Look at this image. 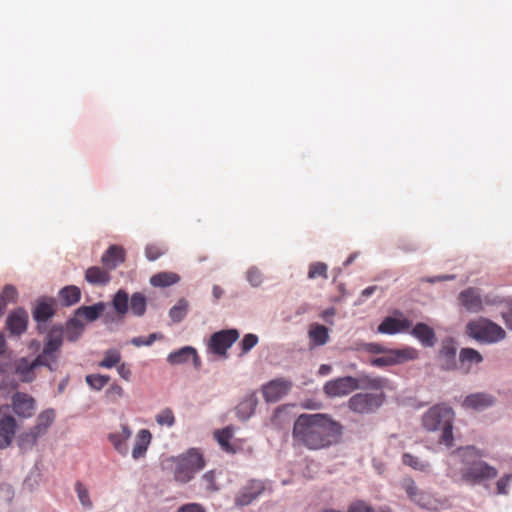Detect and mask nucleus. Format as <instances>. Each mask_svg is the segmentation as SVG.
Instances as JSON below:
<instances>
[{
  "label": "nucleus",
  "instance_id": "38",
  "mask_svg": "<svg viewBox=\"0 0 512 512\" xmlns=\"http://www.w3.org/2000/svg\"><path fill=\"white\" fill-rule=\"evenodd\" d=\"M214 436L216 440L218 441L220 447L228 452V453H235V449L230 444V441L233 437V429L231 427H226L222 430H218L214 433Z\"/></svg>",
  "mask_w": 512,
  "mask_h": 512
},
{
  "label": "nucleus",
  "instance_id": "62",
  "mask_svg": "<svg viewBox=\"0 0 512 512\" xmlns=\"http://www.w3.org/2000/svg\"><path fill=\"white\" fill-rule=\"evenodd\" d=\"M503 319L508 328L512 329V303L507 313H503Z\"/></svg>",
  "mask_w": 512,
  "mask_h": 512
},
{
  "label": "nucleus",
  "instance_id": "17",
  "mask_svg": "<svg viewBox=\"0 0 512 512\" xmlns=\"http://www.w3.org/2000/svg\"><path fill=\"white\" fill-rule=\"evenodd\" d=\"M27 323L28 314L23 308L15 309L6 319V327L14 335L22 334L27 328Z\"/></svg>",
  "mask_w": 512,
  "mask_h": 512
},
{
  "label": "nucleus",
  "instance_id": "49",
  "mask_svg": "<svg viewBox=\"0 0 512 512\" xmlns=\"http://www.w3.org/2000/svg\"><path fill=\"white\" fill-rule=\"evenodd\" d=\"M155 420L161 426L171 427L175 423V416L170 408H166L156 415Z\"/></svg>",
  "mask_w": 512,
  "mask_h": 512
},
{
  "label": "nucleus",
  "instance_id": "45",
  "mask_svg": "<svg viewBox=\"0 0 512 512\" xmlns=\"http://www.w3.org/2000/svg\"><path fill=\"white\" fill-rule=\"evenodd\" d=\"M85 380L91 389L100 391L108 384L110 381V376L102 374H89L86 376Z\"/></svg>",
  "mask_w": 512,
  "mask_h": 512
},
{
  "label": "nucleus",
  "instance_id": "31",
  "mask_svg": "<svg viewBox=\"0 0 512 512\" xmlns=\"http://www.w3.org/2000/svg\"><path fill=\"white\" fill-rule=\"evenodd\" d=\"M54 315V300L44 299L40 301L33 311V317L37 322H45Z\"/></svg>",
  "mask_w": 512,
  "mask_h": 512
},
{
  "label": "nucleus",
  "instance_id": "15",
  "mask_svg": "<svg viewBox=\"0 0 512 512\" xmlns=\"http://www.w3.org/2000/svg\"><path fill=\"white\" fill-rule=\"evenodd\" d=\"M39 366H44V363L38 356L32 361L23 357L15 361L14 364L10 362L9 372L14 369L15 374L22 382H31L35 378V368Z\"/></svg>",
  "mask_w": 512,
  "mask_h": 512
},
{
  "label": "nucleus",
  "instance_id": "34",
  "mask_svg": "<svg viewBox=\"0 0 512 512\" xmlns=\"http://www.w3.org/2000/svg\"><path fill=\"white\" fill-rule=\"evenodd\" d=\"M257 405V398L255 394H250L243 401L239 403L236 408L238 417L242 420L248 419L253 413Z\"/></svg>",
  "mask_w": 512,
  "mask_h": 512
},
{
  "label": "nucleus",
  "instance_id": "5",
  "mask_svg": "<svg viewBox=\"0 0 512 512\" xmlns=\"http://www.w3.org/2000/svg\"><path fill=\"white\" fill-rule=\"evenodd\" d=\"M205 467V460L197 449H190L176 459L174 478L177 482L187 483Z\"/></svg>",
  "mask_w": 512,
  "mask_h": 512
},
{
  "label": "nucleus",
  "instance_id": "55",
  "mask_svg": "<svg viewBox=\"0 0 512 512\" xmlns=\"http://www.w3.org/2000/svg\"><path fill=\"white\" fill-rule=\"evenodd\" d=\"M247 280L248 282L254 286V287H258L262 281H263V276H262V273L260 272V270L256 267H251L248 271H247Z\"/></svg>",
  "mask_w": 512,
  "mask_h": 512
},
{
  "label": "nucleus",
  "instance_id": "8",
  "mask_svg": "<svg viewBox=\"0 0 512 512\" xmlns=\"http://www.w3.org/2000/svg\"><path fill=\"white\" fill-rule=\"evenodd\" d=\"M239 332L236 329L221 330L211 335L209 350L219 356H226L227 350L237 341Z\"/></svg>",
  "mask_w": 512,
  "mask_h": 512
},
{
  "label": "nucleus",
  "instance_id": "37",
  "mask_svg": "<svg viewBox=\"0 0 512 512\" xmlns=\"http://www.w3.org/2000/svg\"><path fill=\"white\" fill-rule=\"evenodd\" d=\"M180 280L179 275L173 272H160L151 277L150 283L154 287H167L177 283Z\"/></svg>",
  "mask_w": 512,
  "mask_h": 512
},
{
  "label": "nucleus",
  "instance_id": "56",
  "mask_svg": "<svg viewBox=\"0 0 512 512\" xmlns=\"http://www.w3.org/2000/svg\"><path fill=\"white\" fill-rule=\"evenodd\" d=\"M106 396L113 402L124 396V389L117 383H112L106 390Z\"/></svg>",
  "mask_w": 512,
  "mask_h": 512
},
{
  "label": "nucleus",
  "instance_id": "40",
  "mask_svg": "<svg viewBox=\"0 0 512 512\" xmlns=\"http://www.w3.org/2000/svg\"><path fill=\"white\" fill-rule=\"evenodd\" d=\"M122 360L121 353L117 349H108L104 352L103 359L98 363L100 368L111 369Z\"/></svg>",
  "mask_w": 512,
  "mask_h": 512
},
{
  "label": "nucleus",
  "instance_id": "2",
  "mask_svg": "<svg viewBox=\"0 0 512 512\" xmlns=\"http://www.w3.org/2000/svg\"><path fill=\"white\" fill-rule=\"evenodd\" d=\"M454 455L460 459V480L469 485H479L498 475L495 467L482 460L483 453L474 446L458 448Z\"/></svg>",
  "mask_w": 512,
  "mask_h": 512
},
{
  "label": "nucleus",
  "instance_id": "42",
  "mask_svg": "<svg viewBox=\"0 0 512 512\" xmlns=\"http://www.w3.org/2000/svg\"><path fill=\"white\" fill-rule=\"evenodd\" d=\"M146 297L142 293H134L131 296L130 308L135 316H142L146 311Z\"/></svg>",
  "mask_w": 512,
  "mask_h": 512
},
{
  "label": "nucleus",
  "instance_id": "30",
  "mask_svg": "<svg viewBox=\"0 0 512 512\" xmlns=\"http://www.w3.org/2000/svg\"><path fill=\"white\" fill-rule=\"evenodd\" d=\"M85 279L93 285H106L110 282V270L97 266L90 267L85 272Z\"/></svg>",
  "mask_w": 512,
  "mask_h": 512
},
{
  "label": "nucleus",
  "instance_id": "24",
  "mask_svg": "<svg viewBox=\"0 0 512 512\" xmlns=\"http://www.w3.org/2000/svg\"><path fill=\"white\" fill-rule=\"evenodd\" d=\"M410 333L425 347H433L436 343L434 330L425 323H417Z\"/></svg>",
  "mask_w": 512,
  "mask_h": 512
},
{
  "label": "nucleus",
  "instance_id": "50",
  "mask_svg": "<svg viewBox=\"0 0 512 512\" xmlns=\"http://www.w3.org/2000/svg\"><path fill=\"white\" fill-rule=\"evenodd\" d=\"M166 252V248L163 245L160 244H149L145 248V255L148 260L155 261L158 258H160L162 255H164Z\"/></svg>",
  "mask_w": 512,
  "mask_h": 512
},
{
  "label": "nucleus",
  "instance_id": "12",
  "mask_svg": "<svg viewBox=\"0 0 512 512\" xmlns=\"http://www.w3.org/2000/svg\"><path fill=\"white\" fill-rule=\"evenodd\" d=\"M461 306L470 313H480L484 309V303L490 304L487 298L483 299L477 288L469 287L460 292L458 296Z\"/></svg>",
  "mask_w": 512,
  "mask_h": 512
},
{
  "label": "nucleus",
  "instance_id": "58",
  "mask_svg": "<svg viewBox=\"0 0 512 512\" xmlns=\"http://www.w3.org/2000/svg\"><path fill=\"white\" fill-rule=\"evenodd\" d=\"M117 373L118 375L125 381L129 382L132 378V370L130 368V365L125 362H120L117 366Z\"/></svg>",
  "mask_w": 512,
  "mask_h": 512
},
{
  "label": "nucleus",
  "instance_id": "60",
  "mask_svg": "<svg viewBox=\"0 0 512 512\" xmlns=\"http://www.w3.org/2000/svg\"><path fill=\"white\" fill-rule=\"evenodd\" d=\"M177 512H205V509L201 504L188 503L182 505Z\"/></svg>",
  "mask_w": 512,
  "mask_h": 512
},
{
  "label": "nucleus",
  "instance_id": "9",
  "mask_svg": "<svg viewBox=\"0 0 512 512\" xmlns=\"http://www.w3.org/2000/svg\"><path fill=\"white\" fill-rule=\"evenodd\" d=\"M63 343V331L61 328H53L48 336L43 351L38 357L44 363V366L53 370V364L56 362L55 353L60 349Z\"/></svg>",
  "mask_w": 512,
  "mask_h": 512
},
{
  "label": "nucleus",
  "instance_id": "64",
  "mask_svg": "<svg viewBox=\"0 0 512 512\" xmlns=\"http://www.w3.org/2000/svg\"><path fill=\"white\" fill-rule=\"evenodd\" d=\"M212 294L215 299H219L223 295V290L220 286L214 285L212 289Z\"/></svg>",
  "mask_w": 512,
  "mask_h": 512
},
{
  "label": "nucleus",
  "instance_id": "7",
  "mask_svg": "<svg viewBox=\"0 0 512 512\" xmlns=\"http://www.w3.org/2000/svg\"><path fill=\"white\" fill-rule=\"evenodd\" d=\"M386 395L379 393H357L348 401V407L357 414L375 413L385 402Z\"/></svg>",
  "mask_w": 512,
  "mask_h": 512
},
{
  "label": "nucleus",
  "instance_id": "39",
  "mask_svg": "<svg viewBox=\"0 0 512 512\" xmlns=\"http://www.w3.org/2000/svg\"><path fill=\"white\" fill-rule=\"evenodd\" d=\"M40 436L36 435L35 431L31 427L28 431L21 433L18 436V446L22 451L31 450L37 443Z\"/></svg>",
  "mask_w": 512,
  "mask_h": 512
},
{
  "label": "nucleus",
  "instance_id": "33",
  "mask_svg": "<svg viewBox=\"0 0 512 512\" xmlns=\"http://www.w3.org/2000/svg\"><path fill=\"white\" fill-rule=\"evenodd\" d=\"M112 306L120 319H123L129 310L128 293L122 289L118 290L112 299Z\"/></svg>",
  "mask_w": 512,
  "mask_h": 512
},
{
  "label": "nucleus",
  "instance_id": "47",
  "mask_svg": "<svg viewBox=\"0 0 512 512\" xmlns=\"http://www.w3.org/2000/svg\"><path fill=\"white\" fill-rule=\"evenodd\" d=\"M402 463L406 466H409L415 470L425 471L428 469L429 464L420 460L418 457L410 454L404 453L402 456Z\"/></svg>",
  "mask_w": 512,
  "mask_h": 512
},
{
  "label": "nucleus",
  "instance_id": "32",
  "mask_svg": "<svg viewBox=\"0 0 512 512\" xmlns=\"http://www.w3.org/2000/svg\"><path fill=\"white\" fill-rule=\"evenodd\" d=\"M308 336L313 346H322L329 341L328 329L320 324H312L308 331Z\"/></svg>",
  "mask_w": 512,
  "mask_h": 512
},
{
  "label": "nucleus",
  "instance_id": "53",
  "mask_svg": "<svg viewBox=\"0 0 512 512\" xmlns=\"http://www.w3.org/2000/svg\"><path fill=\"white\" fill-rule=\"evenodd\" d=\"M258 336L252 333L246 334L240 342L242 354L248 353L258 343Z\"/></svg>",
  "mask_w": 512,
  "mask_h": 512
},
{
  "label": "nucleus",
  "instance_id": "16",
  "mask_svg": "<svg viewBox=\"0 0 512 512\" xmlns=\"http://www.w3.org/2000/svg\"><path fill=\"white\" fill-rule=\"evenodd\" d=\"M292 387V383L286 379H275L262 388L263 397L267 402H276L285 396Z\"/></svg>",
  "mask_w": 512,
  "mask_h": 512
},
{
  "label": "nucleus",
  "instance_id": "51",
  "mask_svg": "<svg viewBox=\"0 0 512 512\" xmlns=\"http://www.w3.org/2000/svg\"><path fill=\"white\" fill-rule=\"evenodd\" d=\"M17 297H18V292H17L16 288L12 285H6L3 288L2 293L0 294V300L2 301V303H5V307L9 303H15L17 300Z\"/></svg>",
  "mask_w": 512,
  "mask_h": 512
},
{
  "label": "nucleus",
  "instance_id": "13",
  "mask_svg": "<svg viewBox=\"0 0 512 512\" xmlns=\"http://www.w3.org/2000/svg\"><path fill=\"white\" fill-rule=\"evenodd\" d=\"M415 357V350L411 348L403 350H389L385 351L381 357L371 359L370 364L375 367H387L401 363L407 359Z\"/></svg>",
  "mask_w": 512,
  "mask_h": 512
},
{
  "label": "nucleus",
  "instance_id": "25",
  "mask_svg": "<svg viewBox=\"0 0 512 512\" xmlns=\"http://www.w3.org/2000/svg\"><path fill=\"white\" fill-rule=\"evenodd\" d=\"M495 402L493 396L486 393H474L468 395L464 401L463 406L465 408H471L474 410H483L492 406Z\"/></svg>",
  "mask_w": 512,
  "mask_h": 512
},
{
  "label": "nucleus",
  "instance_id": "44",
  "mask_svg": "<svg viewBox=\"0 0 512 512\" xmlns=\"http://www.w3.org/2000/svg\"><path fill=\"white\" fill-rule=\"evenodd\" d=\"M188 310V302L185 299H181L177 302L176 305H174L170 311L169 316L172 319L173 322L178 323L182 321Z\"/></svg>",
  "mask_w": 512,
  "mask_h": 512
},
{
  "label": "nucleus",
  "instance_id": "57",
  "mask_svg": "<svg viewBox=\"0 0 512 512\" xmlns=\"http://www.w3.org/2000/svg\"><path fill=\"white\" fill-rule=\"evenodd\" d=\"M512 481V474H506L503 477H501L497 483V493L505 495L508 493V487L510 482Z\"/></svg>",
  "mask_w": 512,
  "mask_h": 512
},
{
  "label": "nucleus",
  "instance_id": "29",
  "mask_svg": "<svg viewBox=\"0 0 512 512\" xmlns=\"http://www.w3.org/2000/svg\"><path fill=\"white\" fill-rule=\"evenodd\" d=\"M55 420L54 409H46L42 411L36 420V424L32 427L36 435L43 437Z\"/></svg>",
  "mask_w": 512,
  "mask_h": 512
},
{
  "label": "nucleus",
  "instance_id": "14",
  "mask_svg": "<svg viewBox=\"0 0 512 512\" xmlns=\"http://www.w3.org/2000/svg\"><path fill=\"white\" fill-rule=\"evenodd\" d=\"M356 389V378L352 376L340 377L324 385V392L330 397L345 396Z\"/></svg>",
  "mask_w": 512,
  "mask_h": 512
},
{
  "label": "nucleus",
  "instance_id": "52",
  "mask_svg": "<svg viewBox=\"0 0 512 512\" xmlns=\"http://www.w3.org/2000/svg\"><path fill=\"white\" fill-rule=\"evenodd\" d=\"M75 491L81 504L84 507L90 508L92 506V502L90 500L87 488L81 482H76Z\"/></svg>",
  "mask_w": 512,
  "mask_h": 512
},
{
  "label": "nucleus",
  "instance_id": "36",
  "mask_svg": "<svg viewBox=\"0 0 512 512\" xmlns=\"http://www.w3.org/2000/svg\"><path fill=\"white\" fill-rule=\"evenodd\" d=\"M84 327V322L74 316L66 324L65 337L71 342L76 341L82 334Z\"/></svg>",
  "mask_w": 512,
  "mask_h": 512
},
{
  "label": "nucleus",
  "instance_id": "23",
  "mask_svg": "<svg viewBox=\"0 0 512 512\" xmlns=\"http://www.w3.org/2000/svg\"><path fill=\"white\" fill-rule=\"evenodd\" d=\"M357 389L382 390L389 388L388 379L380 376L361 374L356 378Z\"/></svg>",
  "mask_w": 512,
  "mask_h": 512
},
{
  "label": "nucleus",
  "instance_id": "19",
  "mask_svg": "<svg viewBox=\"0 0 512 512\" xmlns=\"http://www.w3.org/2000/svg\"><path fill=\"white\" fill-rule=\"evenodd\" d=\"M438 358L441 367L445 370L453 369L456 366V347L452 339H445L442 342Z\"/></svg>",
  "mask_w": 512,
  "mask_h": 512
},
{
  "label": "nucleus",
  "instance_id": "1",
  "mask_svg": "<svg viewBox=\"0 0 512 512\" xmlns=\"http://www.w3.org/2000/svg\"><path fill=\"white\" fill-rule=\"evenodd\" d=\"M343 426L328 414L303 413L293 425L292 437L295 445L309 450H321L339 442Z\"/></svg>",
  "mask_w": 512,
  "mask_h": 512
},
{
  "label": "nucleus",
  "instance_id": "10",
  "mask_svg": "<svg viewBox=\"0 0 512 512\" xmlns=\"http://www.w3.org/2000/svg\"><path fill=\"white\" fill-rule=\"evenodd\" d=\"M265 483L261 480H249L236 494L235 504L247 506L257 499L265 491Z\"/></svg>",
  "mask_w": 512,
  "mask_h": 512
},
{
  "label": "nucleus",
  "instance_id": "35",
  "mask_svg": "<svg viewBox=\"0 0 512 512\" xmlns=\"http://www.w3.org/2000/svg\"><path fill=\"white\" fill-rule=\"evenodd\" d=\"M59 297L63 305L72 306L80 301L81 291L77 286H66L60 290Z\"/></svg>",
  "mask_w": 512,
  "mask_h": 512
},
{
  "label": "nucleus",
  "instance_id": "43",
  "mask_svg": "<svg viewBox=\"0 0 512 512\" xmlns=\"http://www.w3.org/2000/svg\"><path fill=\"white\" fill-rule=\"evenodd\" d=\"M200 488L204 490L206 493H214L219 490V487L216 483V476L214 471L206 472L200 479Z\"/></svg>",
  "mask_w": 512,
  "mask_h": 512
},
{
  "label": "nucleus",
  "instance_id": "48",
  "mask_svg": "<svg viewBox=\"0 0 512 512\" xmlns=\"http://www.w3.org/2000/svg\"><path fill=\"white\" fill-rule=\"evenodd\" d=\"M328 266L323 262H314L311 263L308 270V278L315 279L318 277L327 279Z\"/></svg>",
  "mask_w": 512,
  "mask_h": 512
},
{
  "label": "nucleus",
  "instance_id": "3",
  "mask_svg": "<svg viewBox=\"0 0 512 512\" xmlns=\"http://www.w3.org/2000/svg\"><path fill=\"white\" fill-rule=\"evenodd\" d=\"M455 413L447 404H436L422 416V426L429 432L440 431L439 443L450 448L453 446V422Z\"/></svg>",
  "mask_w": 512,
  "mask_h": 512
},
{
  "label": "nucleus",
  "instance_id": "54",
  "mask_svg": "<svg viewBox=\"0 0 512 512\" xmlns=\"http://www.w3.org/2000/svg\"><path fill=\"white\" fill-rule=\"evenodd\" d=\"M162 334L160 333H152L147 338L144 337H134L131 339V344L136 347L140 346H150L154 341L162 339Z\"/></svg>",
  "mask_w": 512,
  "mask_h": 512
},
{
  "label": "nucleus",
  "instance_id": "20",
  "mask_svg": "<svg viewBox=\"0 0 512 512\" xmlns=\"http://www.w3.org/2000/svg\"><path fill=\"white\" fill-rule=\"evenodd\" d=\"M125 261V250L118 245H111L102 255L101 262L107 270H114Z\"/></svg>",
  "mask_w": 512,
  "mask_h": 512
},
{
  "label": "nucleus",
  "instance_id": "21",
  "mask_svg": "<svg viewBox=\"0 0 512 512\" xmlns=\"http://www.w3.org/2000/svg\"><path fill=\"white\" fill-rule=\"evenodd\" d=\"M17 423L13 416L8 415L0 419V449L8 447L16 432Z\"/></svg>",
  "mask_w": 512,
  "mask_h": 512
},
{
  "label": "nucleus",
  "instance_id": "4",
  "mask_svg": "<svg viewBox=\"0 0 512 512\" xmlns=\"http://www.w3.org/2000/svg\"><path fill=\"white\" fill-rule=\"evenodd\" d=\"M466 333L483 343H496L506 337V332L501 326L483 317L468 322Z\"/></svg>",
  "mask_w": 512,
  "mask_h": 512
},
{
  "label": "nucleus",
  "instance_id": "28",
  "mask_svg": "<svg viewBox=\"0 0 512 512\" xmlns=\"http://www.w3.org/2000/svg\"><path fill=\"white\" fill-rule=\"evenodd\" d=\"M105 308L106 304L104 302H98L91 306H81L75 311V317L82 321L93 322L100 317Z\"/></svg>",
  "mask_w": 512,
  "mask_h": 512
},
{
  "label": "nucleus",
  "instance_id": "18",
  "mask_svg": "<svg viewBox=\"0 0 512 512\" xmlns=\"http://www.w3.org/2000/svg\"><path fill=\"white\" fill-rule=\"evenodd\" d=\"M411 321L403 318L386 317L378 326V332L382 334H397L408 331L411 328Z\"/></svg>",
  "mask_w": 512,
  "mask_h": 512
},
{
  "label": "nucleus",
  "instance_id": "6",
  "mask_svg": "<svg viewBox=\"0 0 512 512\" xmlns=\"http://www.w3.org/2000/svg\"><path fill=\"white\" fill-rule=\"evenodd\" d=\"M403 488L408 498L421 508L435 511L446 507V499H438L430 492L420 490L412 479L404 480Z\"/></svg>",
  "mask_w": 512,
  "mask_h": 512
},
{
  "label": "nucleus",
  "instance_id": "27",
  "mask_svg": "<svg viewBox=\"0 0 512 512\" xmlns=\"http://www.w3.org/2000/svg\"><path fill=\"white\" fill-rule=\"evenodd\" d=\"M152 435L149 430L141 429L135 439V444L132 449V457L134 460H138L145 456L147 449L150 445Z\"/></svg>",
  "mask_w": 512,
  "mask_h": 512
},
{
  "label": "nucleus",
  "instance_id": "63",
  "mask_svg": "<svg viewBox=\"0 0 512 512\" xmlns=\"http://www.w3.org/2000/svg\"><path fill=\"white\" fill-rule=\"evenodd\" d=\"M335 315V309L334 308H328L326 310H324L321 314V317L325 320V321H329L328 319L330 317H333Z\"/></svg>",
  "mask_w": 512,
  "mask_h": 512
},
{
  "label": "nucleus",
  "instance_id": "22",
  "mask_svg": "<svg viewBox=\"0 0 512 512\" xmlns=\"http://www.w3.org/2000/svg\"><path fill=\"white\" fill-rule=\"evenodd\" d=\"M131 435V429L128 425L124 424L121 426V431L110 433L108 440L119 454L125 456L128 453L127 441L130 439Z\"/></svg>",
  "mask_w": 512,
  "mask_h": 512
},
{
  "label": "nucleus",
  "instance_id": "26",
  "mask_svg": "<svg viewBox=\"0 0 512 512\" xmlns=\"http://www.w3.org/2000/svg\"><path fill=\"white\" fill-rule=\"evenodd\" d=\"M192 360L195 366H198V355L194 348L183 347L168 355L167 361L172 365L183 364Z\"/></svg>",
  "mask_w": 512,
  "mask_h": 512
},
{
  "label": "nucleus",
  "instance_id": "59",
  "mask_svg": "<svg viewBox=\"0 0 512 512\" xmlns=\"http://www.w3.org/2000/svg\"><path fill=\"white\" fill-rule=\"evenodd\" d=\"M348 512H374V510L366 502L356 501L350 505Z\"/></svg>",
  "mask_w": 512,
  "mask_h": 512
},
{
  "label": "nucleus",
  "instance_id": "11",
  "mask_svg": "<svg viewBox=\"0 0 512 512\" xmlns=\"http://www.w3.org/2000/svg\"><path fill=\"white\" fill-rule=\"evenodd\" d=\"M13 412L20 418L28 419L35 414V399L24 392H16L11 398Z\"/></svg>",
  "mask_w": 512,
  "mask_h": 512
},
{
  "label": "nucleus",
  "instance_id": "61",
  "mask_svg": "<svg viewBox=\"0 0 512 512\" xmlns=\"http://www.w3.org/2000/svg\"><path fill=\"white\" fill-rule=\"evenodd\" d=\"M366 350L371 353H385V349L383 348V346L376 343L367 344Z\"/></svg>",
  "mask_w": 512,
  "mask_h": 512
},
{
  "label": "nucleus",
  "instance_id": "46",
  "mask_svg": "<svg viewBox=\"0 0 512 512\" xmlns=\"http://www.w3.org/2000/svg\"><path fill=\"white\" fill-rule=\"evenodd\" d=\"M10 370V354L6 353V341L0 333V373L7 374Z\"/></svg>",
  "mask_w": 512,
  "mask_h": 512
},
{
  "label": "nucleus",
  "instance_id": "41",
  "mask_svg": "<svg viewBox=\"0 0 512 512\" xmlns=\"http://www.w3.org/2000/svg\"><path fill=\"white\" fill-rule=\"evenodd\" d=\"M461 366L466 364H479L482 362V355L473 348H462L459 354Z\"/></svg>",
  "mask_w": 512,
  "mask_h": 512
}]
</instances>
